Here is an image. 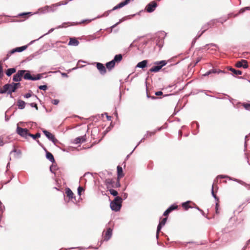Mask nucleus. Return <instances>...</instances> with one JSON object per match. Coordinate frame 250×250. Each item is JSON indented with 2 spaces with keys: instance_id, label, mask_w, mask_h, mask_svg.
I'll return each instance as SVG.
<instances>
[{
  "instance_id": "7ed1b4c3",
  "label": "nucleus",
  "mask_w": 250,
  "mask_h": 250,
  "mask_svg": "<svg viewBox=\"0 0 250 250\" xmlns=\"http://www.w3.org/2000/svg\"><path fill=\"white\" fill-rule=\"evenodd\" d=\"M16 133L19 135L21 137L27 139L28 137L29 136L30 132L29 130L26 128H22L19 126L18 124H17L16 130Z\"/></svg>"
},
{
  "instance_id": "69168bd1",
  "label": "nucleus",
  "mask_w": 250,
  "mask_h": 250,
  "mask_svg": "<svg viewBox=\"0 0 250 250\" xmlns=\"http://www.w3.org/2000/svg\"><path fill=\"white\" fill-rule=\"evenodd\" d=\"M248 62L246 61V62H244L243 64V66L242 67L244 68H247L248 67Z\"/></svg>"
},
{
  "instance_id": "4d7b16f0",
  "label": "nucleus",
  "mask_w": 250,
  "mask_h": 250,
  "mask_svg": "<svg viewBox=\"0 0 250 250\" xmlns=\"http://www.w3.org/2000/svg\"><path fill=\"white\" fill-rule=\"evenodd\" d=\"M44 36V35H42V36H41L40 38H39L38 39H36V40H34L33 41H32L31 42H30L28 44V45H30V44H32V43H33L34 42H35L36 41H38L39 40H40L41 38H42V37H43Z\"/></svg>"
},
{
  "instance_id": "ea45409f",
  "label": "nucleus",
  "mask_w": 250,
  "mask_h": 250,
  "mask_svg": "<svg viewBox=\"0 0 250 250\" xmlns=\"http://www.w3.org/2000/svg\"><path fill=\"white\" fill-rule=\"evenodd\" d=\"M207 30V28H206L205 29L203 30L201 33L198 32L197 35L195 38V40H197L198 38H199Z\"/></svg>"
},
{
  "instance_id": "f8f14e48",
  "label": "nucleus",
  "mask_w": 250,
  "mask_h": 250,
  "mask_svg": "<svg viewBox=\"0 0 250 250\" xmlns=\"http://www.w3.org/2000/svg\"><path fill=\"white\" fill-rule=\"evenodd\" d=\"M220 73H225L226 72L224 71L221 70L220 69L217 70L216 69L213 68V69H211L208 71L206 73L203 74V76L206 77V76H208L210 75L211 74H213V73L219 74Z\"/></svg>"
},
{
  "instance_id": "e2e57ef3",
  "label": "nucleus",
  "mask_w": 250,
  "mask_h": 250,
  "mask_svg": "<svg viewBox=\"0 0 250 250\" xmlns=\"http://www.w3.org/2000/svg\"><path fill=\"white\" fill-rule=\"evenodd\" d=\"M156 132V130H154L153 131H148V135H149V137H150L152 135H154Z\"/></svg>"
},
{
  "instance_id": "58836bf2",
  "label": "nucleus",
  "mask_w": 250,
  "mask_h": 250,
  "mask_svg": "<svg viewBox=\"0 0 250 250\" xmlns=\"http://www.w3.org/2000/svg\"><path fill=\"white\" fill-rule=\"evenodd\" d=\"M156 45L158 46H159V47L160 48H161L163 47V45H164V41H163V40H162L161 41H160V40H159V41L157 40L156 41Z\"/></svg>"
},
{
  "instance_id": "9d476101",
  "label": "nucleus",
  "mask_w": 250,
  "mask_h": 250,
  "mask_svg": "<svg viewBox=\"0 0 250 250\" xmlns=\"http://www.w3.org/2000/svg\"><path fill=\"white\" fill-rule=\"evenodd\" d=\"M178 208V206L175 204L170 205L164 212L163 215L167 216L172 211Z\"/></svg>"
},
{
  "instance_id": "5701e85b",
  "label": "nucleus",
  "mask_w": 250,
  "mask_h": 250,
  "mask_svg": "<svg viewBox=\"0 0 250 250\" xmlns=\"http://www.w3.org/2000/svg\"><path fill=\"white\" fill-rule=\"evenodd\" d=\"M232 181H235V182H236L239 184H240L241 185H242L243 186H245L246 187H247L248 189H250V185H249V184H246V183H245L244 182H243V181L242 180H239V179H236V178H232Z\"/></svg>"
},
{
  "instance_id": "c85d7f7f",
  "label": "nucleus",
  "mask_w": 250,
  "mask_h": 250,
  "mask_svg": "<svg viewBox=\"0 0 250 250\" xmlns=\"http://www.w3.org/2000/svg\"><path fill=\"white\" fill-rule=\"evenodd\" d=\"M190 201H187L185 202H184L182 204V207L185 208L186 210H188L189 208H192V207L188 205V204L190 203Z\"/></svg>"
},
{
  "instance_id": "dca6fc26",
  "label": "nucleus",
  "mask_w": 250,
  "mask_h": 250,
  "mask_svg": "<svg viewBox=\"0 0 250 250\" xmlns=\"http://www.w3.org/2000/svg\"><path fill=\"white\" fill-rule=\"evenodd\" d=\"M105 184L107 188H112V186H113L114 181L112 179L107 178L105 180Z\"/></svg>"
},
{
  "instance_id": "4be33fe9",
  "label": "nucleus",
  "mask_w": 250,
  "mask_h": 250,
  "mask_svg": "<svg viewBox=\"0 0 250 250\" xmlns=\"http://www.w3.org/2000/svg\"><path fill=\"white\" fill-rule=\"evenodd\" d=\"M122 59H123L122 55L121 54H119L116 55L114 56V59L112 60V61L115 63H116V62L118 63L122 61Z\"/></svg>"
},
{
  "instance_id": "37998d69",
  "label": "nucleus",
  "mask_w": 250,
  "mask_h": 250,
  "mask_svg": "<svg viewBox=\"0 0 250 250\" xmlns=\"http://www.w3.org/2000/svg\"><path fill=\"white\" fill-rule=\"evenodd\" d=\"M167 221V217L164 218L162 219V221L159 222V224H160L161 225V226L163 227L165 225Z\"/></svg>"
},
{
  "instance_id": "6e6552de",
  "label": "nucleus",
  "mask_w": 250,
  "mask_h": 250,
  "mask_svg": "<svg viewBox=\"0 0 250 250\" xmlns=\"http://www.w3.org/2000/svg\"><path fill=\"white\" fill-rule=\"evenodd\" d=\"M95 63L100 73L102 75H104L106 72V69L104 65L101 62H95Z\"/></svg>"
},
{
  "instance_id": "9b49d317",
  "label": "nucleus",
  "mask_w": 250,
  "mask_h": 250,
  "mask_svg": "<svg viewBox=\"0 0 250 250\" xmlns=\"http://www.w3.org/2000/svg\"><path fill=\"white\" fill-rule=\"evenodd\" d=\"M86 141V135L81 136L76 138L73 141V143L75 144H81Z\"/></svg>"
},
{
  "instance_id": "ddd939ff",
  "label": "nucleus",
  "mask_w": 250,
  "mask_h": 250,
  "mask_svg": "<svg viewBox=\"0 0 250 250\" xmlns=\"http://www.w3.org/2000/svg\"><path fill=\"white\" fill-rule=\"evenodd\" d=\"M112 235V229L111 228H109L107 229V230L105 233L104 238V241H107L111 237Z\"/></svg>"
},
{
  "instance_id": "f704fd0d",
  "label": "nucleus",
  "mask_w": 250,
  "mask_h": 250,
  "mask_svg": "<svg viewBox=\"0 0 250 250\" xmlns=\"http://www.w3.org/2000/svg\"><path fill=\"white\" fill-rule=\"evenodd\" d=\"M109 191L110 193L113 196H115V197H116L117 196H118V193L116 190L113 189H110L109 190Z\"/></svg>"
},
{
  "instance_id": "1a4fd4ad",
  "label": "nucleus",
  "mask_w": 250,
  "mask_h": 250,
  "mask_svg": "<svg viewBox=\"0 0 250 250\" xmlns=\"http://www.w3.org/2000/svg\"><path fill=\"white\" fill-rule=\"evenodd\" d=\"M28 47L27 45H23L20 47H16L10 50V54H14L16 52H21L25 50Z\"/></svg>"
},
{
  "instance_id": "4468645a",
  "label": "nucleus",
  "mask_w": 250,
  "mask_h": 250,
  "mask_svg": "<svg viewBox=\"0 0 250 250\" xmlns=\"http://www.w3.org/2000/svg\"><path fill=\"white\" fill-rule=\"evenodd\" d=\"M148 63V61L146 60H143L137 63L136 66V67L144 69L147 66V64Z\"/></svg>"
},
{
  "instance_id": "cd10ccee",
  "label": "nucleus",
  "mask_w": 250,
  "mask_h": 250,
  "mask_svg": "<svg viewBox=\"0 0 250 250\" xmlns=\"http://www.w3.org/2000/svg\"><path fill=\"white\" fill-rule=\"evenodd\" d=\"M127 4L126 3H125V1H122L120 3H119V4H118L117 5H116L115 6H114L112 9V10H117L119 8H122L123 7L125 6V5H127Z\"/></svg>"
},
{
  "instance_id": "de8ad7c7",
  "label": "nucleus",
  "mask_w": 250,
  "mask_h": 250,
  "mask_svg": "<svg viewBox=\"0 0 250 250\" xmlns=\"http://www.w3.org/2000/svg\"><path fill=\"white\" fill-rule=\"evenodd\" d=\"M28 14L32 15L31 12H23V13H21L19 14L18 15V16L19 17H22V16H25V15H27Z\"/></svg>"
},
{
  "instance_id": "864d4df0",
  "label": "nucleus",
  "mask_w": 250,
  "mask_h": 250,
  "mask_svg": "<svg viewBox=\"0 0 250 250\" xmlns=\"http://www.w3.org/2000/svg\"><path fill=\"white\" fill-rule=\"evenodd\" d=\"M51 103L54 105H57L59 103V100L57 99L52 100Z\"/></svg>"
},
{
  "instance_id": "2f4dec72",
  "label": "nucleus",
  "mask_w": 250,
  "mask_h": 250,
  "mask_svg": "<svg viewBox=\"0 0 250 250\" xmlns=\"http://www.w3.org/2000/svg\"><path fill=\"white\" fill-rule=\"evenodd\" d=\"M216 22H217V19H213L210 21L208 22V26H209V27H211L213 26Z\"/></svg>"
},
{
  "instance_id": "e433bc0d",
  "label": "nucleus",
  "mask_w": 250,
  "mask_h": 250,
  "mask_svg": "<svg viewBox=\"0 0 250 250\" xmlns=\"http://www.w3.org/2000/svg\"><path fill=\"white\" fill-rule=\"evenodd\" d=\"M4 76V72L2 66V62L0 61V79H2Z\"/></svg>"
},
{
  "instance_id": "c03bdc74",
  "label": "nucleus",
  "mask_w": 250,
  "mask_h": 250,
  "mask_svg": "<svg viewBox=\"0 0 250 250\" xmlns=\"http://www.w3.org/2000/svg\"><path fill=\"white\" fill-rule=\"evenodd\" d=\"M38 88L40 90H42L45 91L47 89V86L46 85H42L39 86Z\"/></svg>"
},
{
  "instance_id": "f03ea898",
  "label": "nucleus",
  "mask_w": 250,
  "mask_h": 250,
  "mask_svg": "<svg viewBox=\"0 0 250 250\" xmlns=\"http://www.w3.org/2000/svg\"><path fill=\"white\" fill-rule=\"evenodd\" d=\"M167 62L166 60L156 61L154 62V66L149 69V72L156 73L160 71L163 67L166 65Z\"/></svg>"
},
{
  "instance_id": "f3484780",
  "label": "nucleus",
  "mask_w": 250,
  "mask_h": 250,
  "mask_svg": "<svg viewBox=\"0 0 250 250\" xmlns=\"http://www.w3.org/2000/svg\"><path fill=\"white\" fill-rule=\"evenodd\" d=\"M65 193H66L67 196H68L69 199H72L73 198H75V196H74V193H73L72 190L70 189V188H66Z\"/></svg>"
},
{
  "instance_id": "f257e3e1",
  "label": "nucleus",
  "mask_w": 250,
  "mask_h": 250,
  "mask_svg": "<svg viewBox=\"0 0 250 250\" xmlns=\"http://www.w3.org/2000/svg\"><path fill=\"white\" fill-rule=\"evenodd\" d=\"M123 199L119 196L115 197L113 201H111L110 204V207L112 210L114 211H118L122 207V203Z\"/></svg>"
},
{
  "instance_id": "13d9d810",
  "label": "nucleus",
  "mask_w": 250,
  "mask_h": 250,
  "mask_svg": "<svg viewBox=\"0 0 250 250\" xmlns=\"http://www.w3.org/2000/svg\"><path fill=\"white\" fill-rule=\"evenodd\" d=\"M67 23L66 22H63L62 24L61 25H59L58 26H57L56 28V29H59V28H64V27H65V25Z\"/></svg>"
},
{
  "instance_id": "680f3d73",
  "label": "nucleus",
  "mask_w": 250,
  "mask_h": 250,
  "mask_svg": "<svg viewBox=\"0 0 250 250\" xmlns=\"http://www.w3.org/2000/svg\"><path fill=\"white\" fill-rule=\"evenodd\" d=\"M37 142L42 147L43 149L44 150V151L45 152V154L46 153V152H48L47 150V149H46V148L44 146H43L42 145H41V144L40 143V141L39 140L37 141Z\"/></svg>"
},
{
  "instance_id": "774afa93",
  "label": "nucleus",
  "mask_w": 250,
  "mask_h": 250,
  "mask_svg": "<svg viewBox=\"0 0 250 250\" xmlns=\"http://www.w3.org/2000/svg\"><path fill=\"white\" fill-rule=\"evenodd\" d=\"M163 94V92L161 91H157L155 93L156 96H160Z\"/></svg>"
},
{
  "instance_id": "603ef678",
  "label": "nucleus",
  "mask_w": 250,
  "mask_h": 250,
  "mask_svg": "<svg viewBox=\"0 0 250 250\" xmlns=\"http://www.w3.org/2000/svg\"><path fill=\"white\" fill-rule=\"evenodd\" d=\"M246 10H250V7H246L245 8H242L240 10V13H243Z\"/></svg>"
},
{
  "instance_id": "09e8293b",
  "label": "nucleus",
  "mask_w": 250,
  "mask_h": 250,
  "mask_svg": "<svg viewBox=\"0 0 250 250\" xmlns=\"http://www.w3.org/2000/svg\"><path fill=\"white\" fill-rule=\"evenodd\" d=\"M123 21V19H120L118 22L116 23L115 24H114L110 27L111 29H112L114 28H115L118 24L120 23Z\"/></svg>"
},
{
  "instance_id": "3c124183",
  "label": "nucleus",
  "mask_w": 250,
  "mask_h": 250,
  "mask_svg": "<svg viewBox=\"0 0 250 250\" xmlns=\"http://www.w3.org/2000/svg\"><path fill=\"white\" fill-rule=\"evenodd\" d=\"M5 209V207L2 205V203L0 201V211H1L2 212L4 211Z\"/></svg>"
},
{
  "instance_id": "bf43d9fd",
  "label": "nucleus",
  "mask_w": 250,
  "mask_h": 250,
  "mask_svg": "<svg viewBox=\"0 0 250 250\" xmlns=\"http://www.w3.org/2000/svg\"><path fill=\"white\" fill-rule=\"evenodd\" d=\"M201 60V57H198L196 59V62L194 63L193 66H195L199 62H200Z\"/></svg>"
},
{
  "instance_id": "a211bd4d",
  "label": "nucleus",
  "mask_w": 250,
  "mask_h": 250,
  "mask_svg": "<svg viewBox=\"0 0 250 250\" xmlns=\"http://www.w3.org/2000/svg\"><path fill=\"white\" fill-rule=\"evenodd\" d=\"M46 158L52 163H55V160L53 154L50 152H46Z\"/></svg>"
},
{
  "instance_id": "052dcab7",
  "label": "nucleus",
  "mask_w": 250,
  "mask_h": 250,
  "mask_svg": "<svg viewBox=\"0 0 250 250\" xmlns=\"http://www.w3.org/2000/svg\"><path fill=\"white\" fill-rule=\"evenodd\" d=\"M214 46V47H218V45L216 44H215V43H209V44H207L205 46Z\"/></svg>"
},
{
  "instance_id": "423d86ee",
  "label": "nucleus",
  "mask_w": 250,
  "mask_h": 250,
  "mask_svg": "<svg viewBox=\"0 0 250 250\" xmlns=\"http://www.w3.org/2000/svg\"><path fill=\"white\" fill-rule=\"evenodd\" d=\"M158 5L155 1H152L148 3L146 6L145 10L148 13H152L155 11Z\"/></svg>"
},
{
  "instance_id": "aec40b11",
  "label": "nucleus",
  "mask_w": 250,
  "mask_h": 250,
  "mask_svg": "<svg viewBox=\"0 0 250 250\" xmlns=\"http://www.w3.org/2000/svg\"><path fill=\"white\" fill-rule=\"evenodd\" d=\"M22 77H23L24 79L27 80L33 81V76H32L31 75V74L29 71L26 70L25 73L24 74V75H23Z\"/></svg>"
},
{
  "instance_id": "0e129e2a",
  "label": "nucleus",
  "mask_w": 250,
  "mask_h": 250,
  "mask_svg": "<svg viewBox=\"0 0 250 250\" xmlns=\"http://www.w3.org/2000/svg\"><path fill=\"white\" fill-rule=\"evenodd\" d=\"M213 185H212V188H211V194H212V196L214 197L217 196L215 193H214V190H213Z\"/></svg>"
},
{
  "instance_id": "4c0bfd02",
  "label": "nucleus",
  "mask_w": 250,
  "mask_h": 250,
  "mask_svg": "<svg viewBox=\"0 0 250 250\" xmlns=\"http://www.w3.org/2000/svg\"><path fill=\"white\" fill-rule=\"evenodd\" d=\"M113 10H108L107 11H105V12L104 13V14L101 15V16H98L97 17L98 18H101V17H107L108 16V15L109 14V13L112 11Z\"/></svg>"
},
{
  "instance_id": "5fc2aeb1",
  "label": "nucleus",
  "mask_w": 250,
  "mask_h": 250,
  "mask_svg": "<svg viewBox=\"0 0 250 250\" xmlns=\"http://www.w3.org/2000/svg\"><path fill=\"white\" fill-rule=\"evenodd\" d=\"M228 177H229V176L228 175H219L217 176V177H216V178H228Z\"/></svg>"
},
{
  "instance_id": "393cba45",
  "label": "nucleus",
  "mask_w": 250,
  "mask_h": 250,
  "mask_svg": "<svg viewBox=\"0 0 250 250\" xmlns=\"http://www.w3.org/2000/svg\"><path fill=\"white\" fill-rule=\"evenodd\" d=\"M16 72V69L15 68H10L7 69L5 72V74L8 77H10L12 75V74L15 73Z\"/></svg>"
},
{
  "instance_id": "bb28decb",
  "label": "nucleus",
  "mask_w": 250,
  "mask_h": 250,
  "mask_svg": "<svg viewBox=\"0 0 250 250\" xmlns=\"http://www.w3.org/2000/svg\"><path fill=\"white\" fill-rule=\"evenodd\" d=\"M117 169L118 178H120L123 177L124 176V174H123V170L122 167L121 166H118L117 167Z\"/></svg>"
},
{
  "instance_id": "72a5a7b5",
  "label": "nucleus",
  "mask_w": 250,
  "mask_h": 250,
  "mask_svg": "<svg viewBox=\"0 0 250 250\" xmlns=\"http://www.w3.org/2000/svg\"><path fill=\"white\" fill-rule=\"evenodd\" d=\"M43 74H44V73L38 74L35 76H33V81H37V80H40L42 77V75Z\"/></svg>"
},
{
  "instance_id": "c756f323",
  "label": "nucleus",
  "mask_w": 250,
  "mask_h": 250,
  "mask_svg": "<svg viewBox=\"0 0 250 250\" xmlns=\"http://www.w3.org/2000/svg\"><path fill=\"white\" fill-rule=\"evenodd\" d=\"M244 62H246V60L243 59L241 60L240 61H238L236 62L235 66L238 68H241L243 66Z\"/></svg>"
},
{
  "instance_id": "49530a36",
  "label": "nucleus",
  "mask_w": 250,
  "mask_h": 250,
  "mask_svg": "<svg viewBox=\"0 0 250 250\" xmlns=\"http://www.w3.org/2000/svg\"><path fill=\"white\" fill-rule=\"evenodd\" d=\"M29 92H28V93L25 94V95H24L23 97L25 98H29L32 97V95L30 93V92L31 93L32 91L31 90H29Z\"/></svg>"
},
{
  "instance_id": "412c9836",
  "label": "nucleus",
  "mask_w": 250,
  "mask_h": 250,
  "mask_svg": "<svg viewBox=\"0 0 250 250\" xmlns=\"http://www.w3.org/2000/svg\"><path fill=\"white\" fill-rule=\"evenodd\" d=\"M38 11L41 14H45L49 13L48 5H46L44 7L40 8L38 9Z\"/></svg>"
},
{
  "instance_id": "c9c22d12",
  "label": "nucleus",
  "mask_w": 250,
  "mask_h": 250,
  "mask_svg": "<svg viewBox=\"0 0 250 250\" xmlns=\"http://www.w3.org/2000/svg\"><path fill=\"white\" fill-rule=\"evenodd\" d=\"M119 179L120 178H117L116 183H114L113 186H112L113 188H118L121 187Z\"/></svg>"
},
{
  "instance_id": "20e7f679",
  "label": "nucleus",
  "mask_w": 250,
  "mask_h": 250,
  "mask_svg": "<svg viewBox=\"0 0 250 250\" xmlns=\"http://www.w3.org/2000/svg\"><path fill=\"white\" fill-rule=\"evenodd\" d=\"M43 133L45 135L46 138L50 141H51L55 145L58 142V140L55 138L54 135L51 133L49 132L45 129L42 130Z\"/></svg>"
},
{
  "instance_id": "473e14b6",
  "label": "nucleus",
  "mask_w": 250,
  "mask_h": 250,
  "mask_svg": "<svg viewBox=\"0 0 250 250\" xmlns=\"http://www.w3.org/2000/svg\"><path fill=\"white\" fill-rule=\"evenodd\" d=\"M229 19V17H223L220 19H218L217 20V22H220L222 24H223L224 22L226 21L228 19Z\"/></svg>"
},
{
  "instance_id": "a18cd8bd",
  "label": "nucleus",
  "mask_w": 250,
  "mask_h": 250,
  "mask_svg": "<svg viewBox=\"0 0 250 250\" xmlns=\"http://www.w3.org/2000/svg\"><path fill=\"white\" fill-rule=\"evenodd\" d=\"M84 190V189L83 187H81V186H79L78 188V194L79 195H81V192L82 191H83Z\"/></svg>"
},
{
  "instance_id": "8fccbe9b",
  "label": "nucleus",
  "mask_w": 250,
  "mask_h": 250,
  "mask_svg": "<svg viewBox=\"0 0 250 250\" xmlns=\"http://www.w3.org/2000/svg\"><path fill=\"white\" fill-rule=\"evenodd\" d=\"M29 105L32 107H35L36 108V110H38V106H37V104L35 103H30L29 104Z\"/></svg>"
},
{
  "instance_id": "39448f33",
  "label": "nucleus",
  "mask_w": 250,
  "mask_h": 250,
  "mask_svg": "<svg viewBox=\"0 0 250 250\" xmlns=\"http://www.w3.org/2000/svg\"><path fill=\"white\" fill-rule=\"evenodd\" d=\"M26 70H18L17 73L14 75L13 76V81L16 82H19L21 81L22 77L24 74L25 73Z\"/></svg>"
},
{
  "instance_id": "7c9ffc66",
  "label": "nucleus",
  "mask_w": 250,
  "mask_h": 250,
  "mask_svg": "<svg viewBox=\"0 0 250 250\" xmlns=\"http://www.w3.org/2000/svg\"><path fill=\"white\" fill-rule=\"evenodd\" d=\"M29 137L32 138L34 140H36L41 137V133L40 132H37L35 134H33L30 133Z\"/></svg>"
},
{
  "instance_id": "b1692460",
  "label": "nucleus",
  "mask_w": 250,
  "mask_h": 250,
  "mask_svg": "<svg viewBox=\"0 0 250 250\" xmlns=\"http://www.w3.org/2000/svg\"><path fill=\"white\" fill-rule=\"evenodd\" d=\"M115 63L112 60L106 62V63L105 64L106 68L109 70H110L112 68H113L115 66Z\"/></svg>"
},
{
  "instance_id": "2eb2a0df",
  "label": "nucleus",
  "mask_w": 250,
  "mask_h": 250,
  "mask_svg": "<svg viewBox=\"0 0 250 250\" xmlns=\"http://www.w3.org/2000/svg\"><path fill=\"white\" fill-rule=\"evenodd\" d=\"M79 42L75 38H70L68 45L77 46L79 45Z\"/></svg>"
},
{
  "instance_id": "338daca9",
  "label": "nucleus",
  "mask_w": 250,
  "mask_h": 250,
  "mask_svg": "<svg viewBox=\"0 0 250 250\" xmlns=\"http://www.w3.org/2000/svg\"><path fill=\"white\" fill-rule=\"evenodd\" d=\"M91 21V20H89V19L83 20L80 23H84L85 22H89Z\"/></svg>"
},
{
  "instance_id": "79ce46f5",
  "label": "nucleus",
  "mask_w": 250,
  "mask_h": 250,
  "mask_svg": "<svg viewBox=\"0 0 250 250\" xmlns=\"http://www.w3.org/2000/svg\"><path fill=\"white\" fill-rule=\"evenodd\" d=\"M243 106L245 108V109L250 111V104L248 103H243Z\"/></svg>"
},
{
  "instance_id": "0eeeda50",
  "label": "nucleus",
  "mask_w": 250,
  "mask_h": 250,
  "mask_svg": "<svg viewBox=\"0 0 250 250\" xmlns=\"http://www.w3.org/2000/svg\"><path fill=\"white\" fill-rule=\"evenodd\" d=\"M66 4V3H63L62 2H58L56 3L53 4L51 5H48L49 13V12H54L56 11L57 10V9H58V7H59L61 5H62Z\"/></svg>"
},
{
  "instance_id": "6e6d98bb",
  "label": "nucleus",
  "mask_w": 250,
  "mask_h": 250,
  "mask_svg": "<svg viewBox=\"0 0 250 250\" xmlns=\"http://www.w3.org/2000/svg\"><path fill=\"white\" fill-rule=\"evenodd\" d=\"M162 227H163L161 226V225L160 224H158L157 228V231H156L157 233H159V232L161 231Z\"/></svg>"
},
{
  "instance_id": "6ab92c4d",
  "label": "nucleus",
  "mask_w": 250,
  "mask_h": 250,
  "mask_svg": "<svg viewBox=\"0 0 250 250\" xmlns=\"http://www.w3.org/2000/svg\"><path fill=\"white\" fill-rule=\"evenodd\" d=\"M228 69L232 72V73H233L232 75L234 76H235L236 75H240L242 74V72L241 71L239 70H236L235 69L231 67H229Z\"/></svg>"
},
{
  "instance_id": "a878e982",
  "label": "nucleus",
  "mask_w": 250,
  "mask_h": 250,
  "mask_svg": "<svg viewBox=\"0 0 250 250\" xmlns=\"http://www.w3.org/2000/svg\"><path fill=\"white\" fill-rule=\"evenodd\" d=\"M17 105L20 109H23L25 108V103L22 100H19L17 102Z\"/></svg>"
},
{
  "instance_id": "a19ab883",
  "label": "nucleus",
  "mask_w": 250,
  "mask_h": 250,
  "mask_svg": "<svg viewBox=\"0 0 250 250\" xmlns=\"http://www.w3.org/2000/svg\"><path fill=\"white\" fill-rule=\"evenodd\" d=\"M56 169V166L52 165L50 167V171L51 173L55 174L54 171Z\"/></svg>"
}]
</instances>
